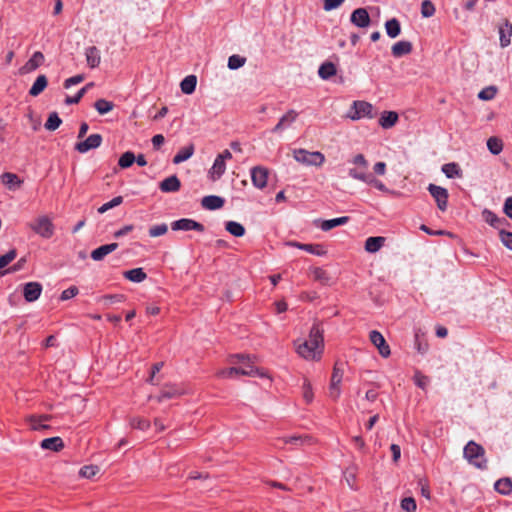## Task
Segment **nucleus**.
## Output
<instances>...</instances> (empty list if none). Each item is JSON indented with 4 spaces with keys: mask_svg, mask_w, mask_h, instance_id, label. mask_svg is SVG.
Wrapping results in <instances>:
<instances>
[{
    "mask_svg": "<svg viewBox=\"0 0 512 512\" xmlns=\"http://www.w3.org/2000/svg\"><path fill=\"white\" fill-rule=\"evenodd\" d=\"M323 330L315 323L309 333V340L297 345V353L306 360H319L323 353Z\"/></svg>",
    "mask_w": 512,
    "mask_h": 512,
    "instance_id": "nucleus-1",
    "label": "nucleus"
},
{
    "mask_svg": "<svg viewBox=\"0 0 512 512\" xmlns=\"http://www.w3.org/2000/svg\"><path fill=\"white\" fill-rule=\"evenodd\" d=\"M463 454L465 459L475 467L479 469L487 468V460L484 457L485 450L480 444H477L474 441H469L464 447Z\"/></svg>",
    "mask_w": 512,
    "mask_h": 512,
    "instance_id": "nucleus-2",
    "label": "nucleus"
},
{
    "mask_svg": "<svg viewBox=\"0 0 512 512\" xmlns=\"http://www.w3.org/2000/svg\"><path fill=\"white\" fill-rule=\"evenodd\" d=\"M293 157L298 162L305 166L321 167L325 162V156L319 151L310 152L306 149H295Z\"/></svg>",
    "mask_w": 512,
    "mask_h": 512,
    "instance_id": "nucleus-3",
    "label": "nucleus"
},
{
    "mask_svg": "<svg viewBox=\"0 0 512 512\" xmlns=\"http://www.w3.org/2000/svg\"><path fill=\"white\" fill-rule=\"evenodd\" d=\"M27 226L39 236L49 239L54 234V225L47 215H41L29 222Z\"/></svg>",
    "mask_w": 512,
    "mask_h": 512,
    "instance_id": "nucleus-4",
    "label": "nucleus"
},
{
    "mask_svg": "<svg viewBox=\"0 0 512 512\" xmlns=\"http://www.w3.org/2000/svg\"><path fill=\"white\" fill-rule=\"evenodd\" d=\"M376 116L374 113V107L371 103L366 101H354L351 109L349 110L347 117L353 121L361 118L373 119Z\"/></svg>",
    "mask_w": 512,
    "mask_h": 512,
    "instance_id": "nucleus-5",
    "label": "nucleus"
},
{
    "mask_svg": "<svg viewBox=\"0 0 512 512\" xmlns=\"http://www.w3.org/2000/svg\"><path fill=\"white\" fill-rule=\"evenodd\" d=\"M236 375H243V376H260V377H268L267 373L263 370L254 367L253 365L248 364L247 368H238V367H231L228 369H222L217 372V377L219 378H231Z\"/></svg>",
    "mask_w": 512,
    "mask_h": 512,
    "instance_id": "nucleus-6",
    "label": "nucleus"
},
{
    "mask_svg": "<svg viewBox=\"0 0 512 512\" xmlns=\"http://www.w3.org/2000/svg\"><path fill=\"white\" fill-rule=\"evenodd\" d=\"M428 191L436 201L437 207L441 211H445L448 206V191L447 189L435 185L429 184Z\"/></svg>",
    "mask_w": 512,
    "mask_h": 512,
    "instance_id": "nucleus-7",
    "label": "nucleus"
},
{
    "mask_svg": "<svg viewBox=\"0 0 512 512\" xmlns=\"http://www.w3.org/2000/svg\"><path fill=\"white\" fill-rule=\"evenodd\" d=\"M369 339H370L371 343L378 349L379 354L382 357L387 358L390 356V354H391L390 347L380 332H378L376 330H372L369 333Z\"/></svg>",
    "mask_w": 512,
    "mask_h": 512,
    "instance_id": "nucleus-8",
    "label": "nucleus"
},
{
    "mask_svg": "<svg viewBox=\"0 0 512 512\" xmlns=\"http://www.w3.org/2000/svg\"><path fill=\"white\" fill-rule=\"evenodd\" d=\"M269 170L263 166H255L251 169V180L258 189H263L267 185Z\"/></svg>",
    "mask_w": 512,
    "mask_h": 512,
    "instance_id": "nucleus-9",
    "label": "nucleus"
},
{
    "mask_svg": "<svg viewBox=\"0 0 512 512\" xmlns=\"http://www.w3.org/2000/svg\"><path fill=\"white\" fill-rule=\"evenodd\" d=\"M186 393V390L177 384H166L161 389L160 395L157 396L156 400L162 402L165 399L177 398Z\"/></svg>",
    "mask_w": 512,
    "mask_h": 512,
    "instance_id": "nucleus-10",
    "label": "nucleus"
},
{
    "mask_svg": "<svg viewBox=\"0 0 512 512\" xmlns=\"http://www.w3.org/2000/svg\"><path fill=\"white\" fill-rule=\"evenodd\" d=\"M171 228L174 231H178V230H182V231L195 230L198 232L204 231V226L201 223H199L193 219H188V218H182V219L172 222Z\"/></svg>",
    "mask_w": 512,
    "mask_h": 512,
    "instance_id": "nucleus-11",
    "label": "nucleus"
},
{
    "mask_svg": "<svg viewBox=\"0 0 512 512\" xmlns=\"http://www.w3.org/2000/svg\"><path fill=\"white\" fill-rule=\"evenodd\" d=\"M102 143L100 134H91L86 140L76 143L75 150L79 153H86L91 149L98 148Z\"/></svg>",
    "mask_w": 512,
    "mask_h": 512,
    "instance_id": "nucleus-12",
    "label": "nucleus"
},
{
    "mask_svg": "<svg viewBox=\"0 0 512 512\" xmlns=\"http://www.w3.org/2000/svg\"><path fill=\"white\" fill-rule=\"evenodd\" d=\"M45 57L42 52L36 51L32 57L19 69L20 74H28L43 65Z\"/></svg>",
    "mask_w": 512,
    "mask_h": 512,
    "instance_id": "nucleus-13",
    "label": "nucleus"
},
{
    "mask_svg": "<svg viewBox=\"0 0 512 512\" xmlns=\"http://www.w3.org/2000/svg\"><path fill=\"white\" fill-rule=\"evenodd\" d=\"M351 22L360 28H365L370 25L371 19L366 8L355 9L350 18Z\"/></svg>",
    "mask_w": 512,
    "mask_h": 512,
    "instance_id": "nucleus-14",
    "label": "nucleus"
},
{
    "mask_svg": "<svg viewBox=\"0 0 512 512\" xmlns=\"http://www.w3.org/2000/svg\"><path fill=\"white\" fill-rule=\"evenodd\" d=\"M42 293V285L39 282H28L23 287V296L27 302L36 301Z\"/></svg>",
    "mask_w": 512,
    "mask_h": 512,
    "instance_id": "nucleus-15",
    "label": "nucleus"
},
{
    "mask_svg": "<svg viewBox=\"0 0 512 512\" xmlns=\"http://www.w3.org/2000/svg\"><path fill=\"white\" fill-rule=\"evenodd\" d=\"M51 419L52 415L49 414L29 415L26 417V421L30 424L31 429L35 431L49 429L50 426L44 422L50 421Z\"/></svg>",
    "mask_w": 512,
    "mask_h": 512,
    "instance_id": "nucleus-16",
    "label": "nucleus"
},
{
    "mask_svg": "<svg viewBox=\"0 0 512 512\" xmlns=\"http://www.w3.org/2000/svg\"><path fill=\"white\" fill-rule=\"evenodd\" d=\"M499 36L501 47L504 48L510 45L512 37V23L508 19H505L499 26Z\"/></svg>",
    "mask_w": 512,
    "mask_h": 512,
    "instance_id": "nucleus-17",
    "label": "nucleus"
},
{
    "mask_svg": "<svg viewBox=\"0 0 512 512\" xmlns=\"http://www.w3.org/2000/svg\"><path fill=\"white\" fill-rule=\"evenodd\" d=\"M181 182L176 175H171L159 183V189L164 193L179 191Z\"/></svg>",
    "mask_w": 512,
    "mask_h": 512,
    "instance_id": "nucleus-18",
    "label": "nucleus"
},
{
    "mask_svg": "<svg viewBox=\"0 0 512 512\" xmlns=\"http://www.w3.org/2000/svg\"><path fill=\"white\" fill-rule=\"evenodd\" d=\"M298 117V113L293 110V109H290L288 110L279 120V122L276 124V126L273 128V132L277 133V132H280L282 130H284L285 128L289 127L292 123L295 122V120L297 119Z\"/></svg>",
    "mask_w": 512,
    "mask_h": 512,
    "instance_id": "nucleus-19",
    "label": "nucleus"
},
{
    "mask_svg": "<svg viewBox=\"0 0 512 512\" xmlns=\"http://www.w3.org/2000/svg\"><path fill=\"white\" fill-rule=\"evenodd\" d=\"M117 248H118V243H116V242L110 243V244H106V245H102V246L94 249L91 252V258L94 261H101V260L104 259L105 256H107L108 254L112 253Z\"/></svg>",
    "mask_w": 512,
    "mask_h": 512,
    "instance_id": "nucleus-20",
    "label": "nucleus"
},
{
    "mask_svg": "<svg viewBox=\"0 0 512 512\" xmlns=\"http://www.w3.org/2000/svg\"><path fill=\"white\" fill-rule=\"evenodd\" d=\"M277 441L280 443H283V444H291V445H295V446H303V445L312 444V438L308 435L285 436V437L278 438Z\"/></svg>",
    "mask_w": 512,
    "mask_h": 512,
    "instance_id": "nucleus-21",
    "label": "nucleus"
},
{
    "mask_svg": "<svg viewBox=\"0 0 512 512\" xmlns=\"http://www.w3.org/2000/svg\"><path fill=\"white\" fill-rule=\"evenodd\" d=\"M224 199L216 195L205 196L201 200L202 206L207 210L220 209L224 205Z\"/></svg>",
    "mask_w": 512,
    "mask_h": 512,
    "instance_id": "nucleus-22",
    "label": "nucleus"
},
{
    "mask_svg": "<svg viewBox=\"0 0 512 512\" xmlns=\"http://www.w3.org/2000/svg\"><path fill=\"white\" fill-rule=\"evenodd\" d=\"M41 448L44 450H51L54 452H59L64 448V442L62 438L56 436L51 438H46L42 440L40 444Z\"/></svg>",
    "mask_w": 512,
    "mask_h": 512,
    "instance_id": "nucleus-23",
    "label": "nucleus"
},
{
    "mask_svg": "<svg viewBox=\"0 0 512 512\" xmlns=\"http://www.w3.org/2000/svg\"><path fill=\"white\" fill-rule=\"evenodd\" d=\"M399 116L395 111H384L379 118V125L383 129H389L398 122Z\"/></svg>",
    "mask_w": 512,
    "mask_h": 512,
    "instance_id": "nucleus-24",
    "label": "nucleus"
},
{
    "mask_svg": "<svg viewBox=\"0 0 512 512\" xmlns=\"http://www.w3.org/2000/svg\"><path fill=\"white\" fill-rule=\"evenodd\" d=\"M391 51L392 55L397 58L408 55L412 51V43L404 40L399 41L392 46Z\"/></svg>",
    "mask_w": 512,
    "mask_h": 512,
    "instance_id": "nucleus-25",
    "label": "nucleus"
},
{
    "mask_svg": "<svg viewBox=\"0 0 512 512\" xmlns=\"http://www.w3.org/2000/svg\"><path fill=\"white\" fill-rule=\"evenodd\" d=\"M385 241L386 238L382 236L369 237L365 241V250L369 253H376L383 247Z\"/></svg>",
    "mask_w": 512,
    "mask_h": 512,
    "instance_id": "nucleus-26",
    "label": "nucleus"
},
{
    "mask_svg": "<svg viewBox=\"0 0 512 512\" xmlns=\"http://www.w3.org/2000/svg\"><path fill=\"white\" fill-rule=\"evenodd\" d=\"M48 85V79L45 75H39L32 87L29 90V95L32 97H37L40 95Z\"/></svg>",
    "mask_w": 512,
    "mask_h": 512,
    "instance_id": "nucleus-27",
    "label": "nucleus"
},
{
    "mask_svg": "<svg viewBox=\"0 0 512 512\" xmlns=\"http://www.w3.org/2000/svg\"><path fill=\"white\" fill-rule=\"evenodd\" d=\"M288 245L295 246L299 249L305 250L311 254L322 256L326 254V251L319 244H301L297 242H289Z\"/></svg>",
    "mask_w": 512,
    "mask_h": 512,
    "instance_id": "nucleus-28",
    "label": "nucleus"
},
{
    "mask_svg": "<svg viewBox=\"0 0 512 512\" xmlns=\"http://www.w3.org/2000/svg\"><path fill=\"white\" fill-rule=\"evenodd\" d=\"M197 85V77L195 75L186 76L180 83L181 91L184 94H192Z\"/></svg>",
    "mask_w": 512,
    "mask_h": 512,
    "instance_id": "nucleus-29",
    "label": "nucleus"
},
{
    "mask_svg": "<svg viewBox=\"0 0 512 512\" xmlns=\"http://www.w3.org/2000/svg\"><path fill=\"white\" fill-rule=\"evenodd\" d=\"M86 60L90 68H95L100 64L101 57L99 50L95 46H91L86 50Z\"/></svg>",
    "mask_w": 512,
    "mask_h": 512,
    "instance_id": "nucleus-30",
    "label": "nucleus"
},
{
    "mask_svg": "<svg viewBox=\"0 0 512 512\" xmlns=\"http://www.w3.org/2000/svg\"><path fill=\"white\" fill-rule=\"evenodd\" d=\"M226 165L222 161V158L216 157L212 168L209 171V175L213 181L219 179L225 172Z\"/></svg>",
    "mask_w": 512,
    "mask_h": 512,
    "instance_id": "nucleus-31",
    "label": "nucleus"
},
{
    "mask_svg": "<svg viewBox=\"0 0 512 512\" xmlns=\"http://www.w3.org/2000/svg\"><path fill=\"white\" fill-rule=\"evenodd\" d=\"M315 281L320 282L322 285H328L330 282V275L320 267H312L309 269Z\"/></svg>",
    "mask_w": 512,
    "mask_h": 512,
    "instance_id": "nucleus-32",
    "label": "nucleus"
},
{
    "mask_svg": "<svg viewBox=\"0 0 512 512\" xmlns=\"http://www.w3.org/2000/svg\"><path fill=\"white\" fill-rule=\"evenodd\" d=\"M124 277L132 282L140 283L147 278L142 268H134L124 272Z\"/></svg>",
    "mask_w": 512,
    "mask_h": 512,
    "instance_id": "nucleus-33",
    "label": "nucleus"
},
{
    "mask_svg": "<svg viewBox=\"0 0 512 512\" xmlns=\"http://www.w3.org/2000/svg\"><path fill=\"white\" fill-rule=\"evenodd\" d=\"M194 153V145L190 144L182 149L174 156L173 163L180 164L186 160H188Z\"/></svg>",
    "mask_w": 512,
    "mask_h": 512,
    "instance_id": "nucleus-34",
    "label": "nucleus"
},
{
    "mask_svg": "<svg viewBox=\"0 0 512 512\" xmlns=\"http://www.w3.org/2000/svg\"><path fill=\"white\" fill-rule=\"evenodd\" d=\"M385 30L389 37L396 38L401 32L400 22L396 18L386 21Z\"/></svg>",
    "mask_w": 512,
    "mask_h": 512,
    "instance_id": "nucleus-35",
    "label": "nucleus"
},
{
    "mask_svg": "<svg viewBox=\"0 0 512 512\" xmlns=\"http://www.w3.org/2000/svg\"><path fill=\"white\" fill-rule=\"evenodd\" d=\"M348 221H349V217H347V216L324 220V221H322L320 227L323 231H329L337 226L346 224Z\"/></svg>",
    "mask_w": 512,
    "mask_h": 512,
    "instance_id": "nucleus-36",
    "label": "nucleus"
},
{
    "mask_svg": "<svg viewBox=\"0 0 512 512\" xmlns=\"http://www.w3.org/2000/svg\"><path fill=\"white\" fill-rule=\"evenodd\" d=\"M497 492L502 495H509L512 492V480L510 478H501L494 485Z\"/></svg>",
    "mask_w": 512,
    "mask_h": 512,
    "instance_id": "nucleus-37",
    "label": "nucleus"
},
{
    "mask_svg": "<svg viewBox=\"0 0 512 512\" xmlns=\"http://www.w3.org/2000/svg\"><path fill=\"white\" fill-rule=\"evenodd\" d=\"M442 172L448 178L461 177L462 171L457 163H447L442 166Z\"/></svg>",
    "mask_w": 512,
    "mask_h": 512,
    "instance_id": "nucleus-38",
    "label": "nucleus"
},
{
    "mask_svg": "<svg viewBox=\"0 0 512 512\" xmlns=\"http://www.w3.org/2000/svg\"><path fill=\"white\" fill-rule=\"evenodd\" d=\"M225 229L235 237H242L245 234L244 226L236 221L226 222Z\"/></svg>",
    "mask_w": 512,
    "mask_h": 512,
    "instance_id": "nucleus-39",
    "label": "nucleus"
},
{
    "mask_svg": "<svg viewBox=\"0 0 512 512\" xmlns=\"http://www.w3.org/2000/svg\"><path fill=\"white\" fill-rule=\"evenodd\" d=\"M336 66L332 62L323 63L318 71L322 79H329L336 74Z\"/></svg>",
    "mask_w": 512,
    "mask_h": 512,
    "instance_id": "nucleus-40",
    "label": "nucleus"
},
{
    "mask_svg": "<svg viewBox=\"0 0 512 512\" xmlns=\"http://www.w3.org/2000/svg\"><path fill=\"white\" fill-rule=\"evenodd\" d=\"M94 108L97 110V112L100 115H104L113 110L114 104H113V102L108 101L106 99H98L94 103Z\"/></svg>",
    "mask_w": 512,
    "mask_h": 512,
    "instance_id": "nucleus-41",
    "label": "nucleus"
},
{
    "mask_svg": "<svg viewBox=\"0 0 512 512\" xmlns=\"http://www.w3.org/2000/svg\"><path fill=\"white\" fill-rule=\"evenodd\" d=\"M487 148L493 155H498L503 150V142L497 137H490L487 140Z\"/></svg>",
    "mask_w": 512,
    "mask_h": 512,
    "instance_id": "nucleus-42",
    "label": "nucleus"
},
{
    "mask_svg": "<svg viewBox=\"0 0 512 512\" xmlns=\"http://www.w3.org/2000/svg\"><path fill=\"white\" fill-rule=\"evenodd\" d=\"M135 160H136L135 154L131 151H127L120 156V158L118 160V165L120 168L126 169V168H129L130 166H132L133 163L135 162Z\"/></svg>",
    "mask_w": 512,
    "mask_h": 512,
    "instance_id": "nucleus-43",
    "label": "nucleus"
},
{
    "mask_svg": "<svg viewBox=\"0 0 512 512\" xmlns=\"http://www.w3.org/2000/svg\"><path fill=\"white\" fill-rule=\"evenodd\" d=\"M62 120L60 119L57 112H52L49 114L48 119L45 123V128L49 131H55L61 125Z\"/></svg>",
    "mask_w": 512,
    "mask_h": 512,
    "instance_id": "nucleus-44",
    "label": "nucleus"
},
{
    "mask_svg": "<svg viewBox=\"0 0 512 512\" xmlns=\"http://www.w3.org/2000/svg\"><path fill=\"white\" fill-rule=\"evenodd\" d=\"M129 424L134 429L146 431L150 428V421L142 417L130 418Z\"/></svg>",
    "mask_w": 512,
    "mask_h": 512,
    "instance_id": "nucleus-45",
    "label": "nucleus"
},
{
    "mask_svg": "<svg viewBox=\"0 0 512 512\" xmlns=\"http://www.w3.org/2000/svg\"><path fill=\"white\" fill-rule=\"evenodd\" d=\"M482 216L483 219L493 227H498L502 223V220L499 219L495 213L488 209L483 210ZM503 221L505 220L503 219Z\"/></svg>",
    "mask_w": 512,
    "mask_h": 512,
    "instance_id": "nucleus-46",
    "label": "nucleus"
},
{
    "mask_svg": "<svg viewBox=\"0 0 512 512\" xmlns=\"http://www.w3.org/2000/svg\"><path fill=\"white\" fill-rule=\"evenodd\" d=\"M99 472V467L97 465H85L80 471L79 475L83 478L91 479Z\"/></svg>",
    "mask_w": 512,
    "mask_h": 512,
    "instance_id": "nucleus-47",
    "label": "nucleus"
},
{
    "mask_svg": "<svg viewBox=\"0 0 512 512\" xmlns=\"http://www.w3.org/2000/svg\"><path fill=\"white\" fill-rule=\"evenodd\" d=\"M1 178H2V182L9 188H11L12 185H14V184H17L18 186H20L22 183V181L18 178V176L16 174H13L10 172L3 173Z\"/></svg>",
    "mask_w": 512,
    "mask_h": 512,
    "instance_id": "nucleus-48",
    "label": "nucleus"
},
{
    "mask_svg": "<svg viewBox=\"0 0 512 512\" xmlns=\"http://www.w3.org/2000/svg\"><path fill=\"white\" fill-rule=\"evenodd\" d=\"M370 173H368L366 170L361 169L360 167L357 168H351L349 170V176L353 179H357L360 181L365 182L367 178L369 177Z\"/></svg>",
    "mask_w": 512,
    "mask_h": 512,
    "instance_id": "nucleus-49",
    "label": "nucleus"
},
{
    "mask_svg": "<svg viewBox=\"0 0 512 512\" xmlns=\"http://www.w3.org/2000/svg\"><path fill=\"white\" fill-rule=\"evenodd\" d=\"M302 395L306 403H311L313 401V391L311 383L307 378L304 379L303 385H302Z\"/></svg>",
    "mask_w": 512,
    "mask_h": 512,
    "instance_id": "nucleus-50",
    "label": "nucleus"
},
{
    "mask_svg": "<svg viewBox=\"0 0 512 512\" xmlns=\"http://www.w3.org/2000/svg\"><path fill=\"white\" fill-rule=\"evenodd\" d=\"M496 93L497 88L495 86H488L479 92L478 97L481 100L488 101L492 100L496 96Z\"/></svg>",
    "mask_w": 512,
    "mask_h": 512,
    "instance_id": "nucleus-51",
    "label": "nucleus"
},
{
    "mask_svg": "<svg viewBox=\"0 0 512 512\" xmlns=\"http://www.w3.org/2000/svg\"><path fill=\"white\" fill-rule=\"evenodd\" d=\"M246 62V58L241 57L239 55H232L228 59V67L231 70H236L242 67Z\"/></svg>",
    "mask_w": 512,
    "mask_h": 512,
    "instance_id": "nucleus-52",
    "label": "nucleus"
},
{
    "mask_svg": "<svg viewBox=\"0 0 512 512\" xmlns=\"http://www.w3.org/2000/svg\"><path fill=\"white\" fill-rule=\"evenodd\" d=\"M101 301L109 306L115 303H122L125 301V296L123 294H114V295H105L101 298Z\"/></svg>",
    "mask_w": 512,
    "mask_h": 512,
    "instance_id": "nucleus-53",
    "label": "nucleus"
},
{
    "mask_svg": "<svg viewBox=\"0 0 512 512\" xmlns=\"http://www.w3.org/2000/svg\"><path fill=\"white\" fill-rule=\"evenodd\" d=\"M435 13V7L430 0H424L421 4V14L423 17H432Z\"/></svg>",
    "mask_w": 512,
    "mask_h": 512,
    "instance_id": "nucleus-54",
    "label": "nucleus"
},
{
    "mask_svg": "<svg viewBox=\"0 0 512 512\" xmlns=\"http://www.w3.org/2000/svg\"><path fill=\"white\" fill-rule=\"evenodd\" d=\"M414 383L421 389L425 390L430 382L429 377L423 375L421 372L416 371L414 374Z\"/></svg>",
    "mask_w": 512,
    "mask_h": 512,
    "instance_id": "nucleus-55",
    "label": "nucleus"
},
{
    "mask_svg": "<svg viewBox=\"0 0 512 512\" xmlns=\"http://www.w3.org/2000/svg\"><path fill=\"white\" fill-rule=\"evenodd\" d=\"M17 256V252L15 249L9 250L6 254L0 257V269L6 267L9 263H11Z\"/></svg>",
    "mask_w": 512,
    "mask_h": 512,
    "instance_id": "nucleus-56",
    "label": "nucleus"
},
{
    "mask_svg": "<svg viewBox=\"0 0 512 512\" xmlns=\"http://www.w3.org/2000/svg\"><path fill=\"white\" fill-rule=\"evenodd\" d=\"M401 508L406 512H415L417 505L412 497H406L401 501Z\"/></svg>",
    "mask_w": 512,
    "mask_h": 512,
    "instance_id": "nucleus-57",
    "label": "nucleus"
},
{
    "mask_svg": "<svg viewBox=\"0 0 512 512\" xmlns=\"http://www.w3.org/2000/svg\"><path fill=\"white\" fill-rule=\"evenodd\" d=\"M167 231H168V226L163 223V224H160V225L152 226L149 229V235L151 237H159V236H162V235L166 234Z\"/></svg>",
    "mask_w": 512,
    "mask_h": 512,
    "instance_id": "nucleus-58",
    "label": "nucleus"
},
{
    "mask_svg": "<svg viewBox=\"0 0 512 512\" xmlns=\"http://www.w3.org/2000/svg\"><path fill=\"white\" fill-rule=\"evenodd\" d=\"M86 93V88H81L75 96H67L65 98L66 105L77 104L83 98Z\"/></svg>",
    "mask_w": 512,
    "mask_h": 512,
    "instance_id": "nucleus-59",
    "label": "nucleus"
},
{
    "mask_svg": "<svg viewBox=\"0 0 512 512\" xmlns=\"http://www.w3.org/2000/svg\"><path fill=\"white\" fill-rule=\"evenodd\" d=\"M499 236L503 245L512 250V232L501 230Z\"/></svg>",
    "mask_w": 512,
    "mask_h": 512,
    "instance_id": "nucleus-60",
    "label": "nucleus"
},
{
    "mask_svg": "<svg viewBox=\"0 0 512 512\" xmlns=\"http://www.w3.org/2000/svg\"><path fill=\"white\" fill-rule=\"evenodd\" d=\"M342 379H343V370H341L337 366V363H336L334 365V368H333V372H332L330 383L341 385Z\"/></svg>",
    "mask_w": 512,
    "mask_h": 512,
    "instance_id": "nucleus-61",
    "label": "nucleus"
},
{
    "mask_svg": "<svg viewBox=\"0 0 512 512\" xmlns=\"http://www.w3.org/2000/svg\"><path fill=\"white\" fill-rule=\"evenodd\" d=\"M79 290L76 286H71L61 293L60 299L62 301L69 300L78 294Z\"/></svg>",
    "mask_w": 512,
    "mask_h": 512,
    "instance_id": "nucleus-62",
    "label": "nucleus"
},
{
    "mask_svg": "<svg viewBox=\"0 0 512 512\" xmlns=\"http://www.w3.org/2000/svg\"><path fill=\"white\" fill-rule=\"evenodd\" d=\"M352 163L361 169L368 170V162L363 154H357L353 157Z\"/></svg>",
    "mask_w": 512,
    "mask_h": 512,
    "instance_id": "nucleus-63",
    "label": "nucleus"
},
{
    "mask_svg": "<svg viewBox=\"0 0 512 512\" xmlns=\"http://www.w3.org/2000/svg\"><path fill=\"white\" fill-rule=\"evenodd\" d=\"M27 118L32 126L34 131H37L41 126V119L34 115V112L30 110L27 114Z\"/></svg>",
    "mask_w": 512,
    "mask_h": 512,
    "instance_id": "nucleus-64",
    "label": "nucleus"
}]
</instances>
